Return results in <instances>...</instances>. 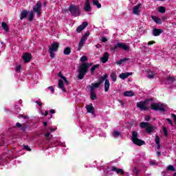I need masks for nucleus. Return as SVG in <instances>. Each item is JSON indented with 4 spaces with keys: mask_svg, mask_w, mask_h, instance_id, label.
<instances>
[{
    "mask_svg": "<svg viewBox=\"0 0 176 176\" xmlns=\"http://www.w3.org/2000/svg\"><path fill=\"white\" fill-rule=\"evenodd\" d=\"M93 65L92 63H83L80 65L78 67V75L77 76L78 79L82 80V79H85V75L89 72V68Z\"/></svg>",
    "mask_w": 176,
    "mask_h": 176,
    "instance_id": "obj_1",
    "label": "nucleus"
},
{
    "mask_svg": "<svg viewBox=\"0 0 176 176\" xmlns=\"http://www.w3.org/2000/svg\"><path fill=\"white\" fill-rule=\"evenodd\" d=\"M68 11L73 17H79V16H80V8H79V6L71 4L69 6Z\"/></svg>",
    "mask_w": 176,
    "mask_h": 176,
    "instance_id": "obj_2",
    "label": "nucleus"
},
{
    "mask_svg": "<svg viewBox=\"0 0 176 176\" xmlns=\"http://www.w3.org/2000/svg\"><path fill=\"white\" fill-rule=\"evenodd\" d=\"M118 49H122V50L129 52V50H130V47L126 45V43H124L118 42L116 45L110 47V50L111 52H113V53H114V52H116Z\"/></svg>",
    "mask_w": 176,
    "mask_h": 176,
    "instance_id": "obj_3",
    "label": "nucleus"
},
{
    "mask_svg": "<svg viewBox=\"0 0 176 176\" xmlns=\"http://www.w3.org/2000/svg\"><path fill=\"white\" fill-rule=\"evenodd\" d=\"M151 109L153 111H160V112H166V106L162 103H152Z\"/></svg>",
    "mask_w": 176,
    "mask_h": 176,
    "instance_id": "obj_4",
    "label": "nucleus"
},
{
    "mask_svg": "<svg viewBox=\"0 0 176 176\" xmlns=\"http://www.w3.org/2000/svg\"><path fill=\"white\" fill-rule=\"evenodd\" d=\"M140 127L141 129H145L146 133L148 134H151V133H153L155 127L151 125V123L149 122H142L140 124Z\"/></svg>",
    "mask_w": 176,
    "mask_h": 176,
    "instance_id": "obj_5",
    "label": "nucleus"
},
{
    "mask_svg": "<svg viewBox=\"0 0 176 176\" xmlns=\"http://www.w3.org/2000/svg\"><path fill=\"white\" fill-rule=\"evenodd\" d=\"M149 101H153V99L149 98V99H146L145 101L138 102L136 104V107L138 108H140L142 111H146V109H148V107H146V104H148Z\"/></svg>",
    "mask_w": 176,
    "mask_h": 176,
    "instance_id": "obj_6",
    "label": "nucleus"
},
{
    "mask_svg": "<svg viewBox=\"0 0 176 176\" xmlns=\"http://www.w3.org/2000/svg\"><path fill=\"white\" fill-rule=\"evenodd\" d=\"M42 10V3L38 1L33 7V12L37 14V16H41V12Z\"/></svg>",
    "mask_w": 176,
    "mask_h": 176,
    "instance_id": "obj_7",
    "label": "nucleus"
},
{
    "mask_svg": "<svg viewBox=\"0 0 176 176\" xmlns=\"http://www.w3.org/2000/svg\"><path fill=\"white\" fill-rule=\"evenodd\" d=\"M89 25V23H87V21H84L82 22V25H79L77 28H76V32L78 34H80V32H82L83 31V30H85V28H87V26Z\"/></svg>",
    "mask_w": 176,
    "mask_h": 176,
    "instance_id": "obj_8",
    "label": "nucleus"
},
{
    "mask_svg": "<svg viewBox=\"0 0 176 176\" xmlns=\"http://www.w3.org/2000/svg\"><path fill=\"white\" fill-rule=\"evenodd\" d=\"M86 41H87V37L82 36L78 43V47L77 48L78 52H80L82 47L84 46L85 42H86Z\"/></svg>",
    "mask_w": 176,
    "mask_h": 176,
    "instance_id": "obj_9",
    "label": "nucleus"
},
{
    "mask_svg": "<svg viewBox=\"0 0 176 176\" xmlns=\"http://www.w3.org/2000/svg\"><path fill=\"white\" fill-rule=\"evenodd\" d=\"M22 58L25 61V63H30L31 61V59L32 58V54H31V53L25 52L23 54Z\"/></svg>",
    "mask_w": 176,
    "mask_h": 176,
    "instance_id": "obj_10",
    "label": "nucleus"
},
{
    "mask_svg": "<svg viewBox=\"0 0 176 176\" xmlns=\"http://www.w3.org/2000/svg\"><path fill=\"white\" fill-rule=\"evenodd\" d=\"M110 171L116 173V174H121V175H124V170H123V169L118 168L116 166H111Z\"/></svg>",
    "mask_w": 176,
    "mask_h": 176,
    "instance_id": "obj_11",
    "label": "nucleus"
},
{
    "mask_svg": "<svg viewBox=\"0 0 176 176\" xmlns=\"http://www.w3.org/2000/svg\"><path fill=\"white\" fill-rule=\"evenodd\" d=\"M109 59V54L108 52H104L103 54L102 57L100 58V61L103 64H105V63L108 62Z\"/></svg>",
    "mask_w": 176,
    "mask_h": 176,
    "instance_id": "obj_12",
    "label": "nucleus"
},
{
    "mask_svg": "<svg viewBox=\"0 0 176 176\" xmlns=\"http://www.w3.org/2000/svg\"><path fill=\"white\" fill-rule=\"evenodd\" d=\"M59 46L60 44H58V43H53L51 45V47L49 48V50H51V52H57V50H58Z\"/></svg>",
    "mask_w": 176,
    "mask_h": 176,
    "instance_id": "obj_13",
    "label": "nucleus"
},
{
    "mask_svg": "<svg viewBox=\"0 0 176 176\" xmlns=\"http://www.w3.org/2000/svg\"><path fill=\"white\" fill-rule=\"evenodd\" d=\"M84 10H85V12H91V6H90V1L89 0H85Z\"/></svg>",
    "mask_w": 176,
    "mask_h": 176,
    "instance_id": "obj_14",
    "label": "nucleus"
},
{
    "mask_svg": "<svg viewBox=\"0 0 176 176\" xmlns=\"http://www.w3.org/2000/svg\"><path fill=\"white\" fill-rule=\"evenodd\" d=\"M132 142H133L135 145H138V146H142V145H145V141L140 140L139 138L132 140Z\"/></svg>",
    "mask_w": 176,
    "mask_h": 176,
    "instance_id": "obj_15",
    "label": "nucleus"
},
{
    "mask_svg": "<svg viewBox=\"0 0 176 176\" xmlns=\"http://www.w3.org/2000/svg\"><path fill=\"white\" fill-rule=\"evenodd\" d=\"M163 33V30L162 29H157V28H154L153 30V34L154 36H159L160 34Z\"/></svg>",
    "mask_w": 176,
    "mask_h": 176,
    "instance_id": "obj_16",
    "label": "nucleus"
},
{
    "mask_svg": "<svg viewBox=\"0 0 176 176\" xmlns=\"http://www.w3.org/2000/svg\"><path fill=\"white\" fill-rule=\"evenodd\" d=\"M91 100L94 101V100H97V95H96V89L93 87H91Z\"/></svg>",
    "mask_w": 176,
    "mask_h": 176,
    "instance_id": "obj_17",
    "label": "nucleus"
},
{
    "mask_svg": "<svg viewBox=\"0 0 176 176\" xmlns=\"http://www.w3.org/2000/svg\"><path fill=\"white\" fill-rule=\"evenodd\" d=\"M58 87L59 89H61L62 91H63L64 93H65V91H67V89H65V87H64V82L63 81V80H58Z\"/></svg>",
    "mask_w": 176,
    "mask_h": 176,
    "instance_id": "obj_18",
    "label": "nucleus"
},
{
    "mask_svg": "<svg viewBox=\"0 0 176 176\" xmlns=\"http://www.w3.org/2000/svg\"><path fill=\"white\" fill-rule=\"evenodd\" d=\"M141 7V4H138L135 6L133 8V14H140V8Z\"/></svg>",
    "mask_w": 176,
    "mask_h": 176,
    "instance_id": "obj_19",
    "label": "nucleus"
},
{
    "mask_svg": "<svg viewBox=\"0 0 176 176\" xmlns=\"http://www.w3.org/2000/svg\"><path fill=\"white\" fill-rule=\"evenodd\" d=\"M87 112H89V113H94L95 112V109H94V107H93V104H91L89 105H87L85 107Z\"/></svg>",
    "mask_w": 176,
    "mask_h": 176,
    "instance_id": "obj_20",
    "label": "nucleus"
},
{
    "mask_svg": "<svg viewBox=\"0 0 176 176\" xmlns=\"http://www.w3.org/2000/svg\"><path fill=\"white\" fill-rule=\"evenodd\" d=\"M131 75H133L132 72L122 73L119 75V78H120V79H127V77L130 76Z\"/></svg>",
    "mask_w": 176,
    "mask_h": 176,
    "instance_id": "obj_21",
    "label": "nucleus"
},
{
    "mask_svg": "<svg viewBox=\"0 0 176 176\" xmlns=\"http://www.w3.org/2000/svg\"><path fill=\"white\" fill-rule=\"evenodd\" d=\"M27 16H28V11L26 10H23L21 12L20 20H24V19H27Z\"/></svg>",
    "mask_w": 176,
    "mask_h": 176,
    "instance_id": "obj_22",
    "label": "nucleus"
},
{
    "mask_svg": "<svg viewBox=\"0 0 176 176\" xmlns=\"http://www.w3.org/2000/svg\"><path fill=\"white\" fill-rule=\"evenodd\" d=\"M151 19L152 20H153V21H155V23H156V24H162V23H163V21H162V19L156 16H151Z\"/></svg>",
    "mask_w": 176,
    "mask_h": 176,
    "instance_id": "obj_23",
    "label": "nucleus"
},
{
    "mask_svg": "<svg viewBox=\"0 0 176 176\" xmlns=\"http://www.w3.org/2000/svg\"><path fill=\"white\" fill-rule=\"evenodd\" d=\"M109 87H111V83L109 82V80H106L104 81V91H105V93L109 91Z\"/></svg>",
    "mask_w": 176,
    "mask_h": 176,
    "instance_id": "obj_24",
    "label": "nucleus"
},
{
    "mask_svg": "<svg viewBox=\"0 0 176 176\" xmlns=\"http://www.w3.org/2000/svg\"><path fill=\"white\" fill-rule=\"evenodd\" d=\"M123 94L124 97H133L134 92L133 91H126Z\"/></svg>",
    "mask_w": 176,
    "mask_h": 176,
    "instance_id": "obj_25",
    "label": "nucleus"
},
{
    "mask_svg": "<svg viewBox=\"0 0 176 176\" xmlns=\"http://www.w3.org/2000/svg\"><path fill=\"white\" fill-rule=\"evenodd\" d=\"M63 54H65V56H69V54H71V47H65L63 50Z\"/></svg>",
    "mask_w": 176,
    "mask_h": 176,
    "instance_id": "obj_26",
    "label": "nucleus"
},
{
    "mask_svg": "<svg viewBox=\"0 0 176 176\" xmlns=\"http://www.w3.org/2000/svg\"><path fill=\"white\" fill-rule=\"evenodd\" d=\"M130 59L125 58H122L120 59V60L116 62V64H117V65H122V64H123V63H126V61H129Z\"/></svg>",
    "mask_w": 176,
    "mask_h": 176,
    "instance_id": "obj_27",
    "label": "nucleus"
},
{
    "mask_svg": "<svg viewBox=\"0 0 176 176\" xmlns=\"http://www.w3.org/2000/svg\"><path fill=\"white\" fill-rule=\"evenodd\" d=\"M110 78H111V80L113 82H116V80L118 79V76L116 75V72H111V74L110 75Z\"/></svg>",
    "mask_w": 176,
    "mask_h": 176,
    "instance_id": "obj_28",
    "label": "nucleus"
},
{
    "mask_svg": "<svg viewBox=\"0 0 176 176\" xmlns=\"http://www.w3.org/2000/svg\"><path fill=\"white\" fill-rule=\"evenodd\" d=\"M97 68H100V64H97V65H94L90 69L91 71V75H93V74H94V72H96V69H97Z\"/></svg>",
    "mask_w": 176,
    "mask_h": 176,
    "instance_id": "obj_29",
    "label": "nucleus"
},
{
    "mask_svg": "<svg viewBox=\"0 0 176 176\" xmlns=\"http://www.w3.org/2000/svg\"><path fill=\"white\" fill-rule=\"evenodd\" d=\"M138 138V133L135 131H132V136L131 140L132 141H134L135 140H137Z\"/></svg>",
    "mask_w": 176,
    "mask_h": 176,
    "instance_id": "obj_30",
    "label": "nucleus"
},
{
    "mask_svg": "<svg viewBox=\"0 0 176 176\" xmlns=\"http://www.w3.org/2000/svg\"><path fill=\"white\" fill-rule=\"evenodd\" d=\"M92 3L94 6H96L98 9H100L101 3L98 1V0H92Z\"/></svg>",
    "mask_w": 176,
    "mask_h": 176,
    "instance_id": "obj_31",
    "label": "nucleus"
},
{
    "mask_svg": "<svg viewBox=\"0 0 176 176\" xmlns=\"http://www.w3.org/2000/svg\"><path fill=\"white\" fill-rule=\"evenodd\" d=\"M1 27L3 28V30H4L6 32H8L9 31V25H8V24L5 22H3L1 23Z\"/></svg>",
    "mask_w": 176,
    "mask_h": 176,
    "instance_id": "obj_32",
    "label": "nucleus"
},
{
    "mask_svg": "<svg viewBox=\"0 0 176 176\" xmlns=\"http://www.w3.org/2000/svg\"><path fill=\"white\" fill-rule=\"evenodd\" d=\"M29 16H28V21H32L34 20V11H30L28 12Z\"/></svg>",
    "mask_w": 176,
    "mask_h": 176,
    "instance_id": "obj_33",
    "label": "nucleus"
},
{
    "mask_svg": "<svg viewBox=\"0 0 176 176\" xmlns=\"http://www.w3.org/2000/svg\"><path fill=\"white\" fill-rule=\"evenodd\" d=\"M147 78H148V79H153V78H155V72H151V70H149Z\"/></svg>",
    "mask_w": 176,
    "mask_h": 176,
    "instance_id": "obj_34",
    "label": "nucleus"
},
{
    "mask_svg": "<svg viewBox=\"0 0 176 176\" xmlns=\"http://www.w3.org/2000/svg\"><path fill=\"white\" fill-rule=\"evenodd\" d=\"M167 171H175V168L173 165H169L166 168Z\"/></svg>",
    "mask_w": 176,
    "mask_h": 176,
    "instance_id": "obj_35",
    "label": "nucleus"
},
{
    "mask_svg": "<svg viewBox=\"0 0 176 176\" xmlns=\"http://www.w3.org/2000/svg\"><path fill=\"white\" fill-rule=\"evenodd\" d=\"M158 12L159 13H166V8L163 6H160L158 8Z\"/></svg>",
    "mask_w": 176,
    "mask_h": 176,
    "instance_id": "obj_36",
    "label": "nucleus"
},
{
    "mask_svg": "<svg viewBox=\"0 0 176 176\" xmlns=\"http://www.w3.org/2000/svg\"><path fill=\"white\" fill-rule=\"evenodd\" d=\"M162 131H163L164 136L167 137L168 135V132L167 131V128L166 126H163Z\"/></svg>",
    "mask_w": 176,
    "mask_h": 176,
    "instance_id": "obj_37",
    "label": "nucleus"
},
{
    "mask_svg": "<svg viewBox=\"0 0 176 176\" xmlns=\"http://www.w3.org/2000/svg\"><path fill=\"white\" fill-rule=\"evenodd\" d=\"M87 56H82L81 58H80V61H81V63H86V61H87Z\"/></svg>",
    "mask_w": 176,
    "mask_h": 176,
    "instance_id": "obj_38",
    "label": "nucleus"
},
{
    "mask_svg": "<svg viewBox=\"0 0 176 176\" xmlns=\"http://www.w3.org/2000/svg\"><path fill=\"white\" fill-rule=\"evenodd\" d=\"M100 83H98V82H96V83H91V87H90V89H91V87H94H94L96 88V89H97V88H98V87H100Z\"/></svg>",
    "mask_w": 176,
    "mask_h": 176,
    "instance_id": "obj_39",
    "label": "nucleus"
},
{
    "mask_svg": "<svg viewBox=\"0 0 176 176\" xmlns=\"http://www.w3.org/2000/svg\"><path fill=\"white\" fill-rule=\"evenodd\" d=\"M166 80L169 81V83H173L174 80H175V78H174L173 76H169Z\"/></svg>",
    "mask_w": 176,
    "mask_h": 176,
    "instance_id": "obj_40",
    "label": "nucleus"
},
{
    "mask_svg": "<svg viewBox=\"0 0 176 176\" xmlns=\"http://www.w3.org/2000/svg\"><path fill=\"white\" fill-rule=\"evenodd\" d=\"M23 148L25 150V151H28V152H31L32 149L31 148H30V146L28 145H23Z\"/></svg>",
    "mask_w": 176,
    "mask_h": 176,
    "instance_id": "obj_41",
    "label": "nucleus"
},
{
    "mask_svg": "<svg viewBox=\"0 0 176 176\" xmlns=\"http://www.w3.org/2000/svg\"><path fill=\"white\" fill-rule=\"evenodd\" d=\"M155 144L157 145H160V138L157 135L155 136Z\"/></svg>",
    "mask_w": 176,
    "mask_h": 176,
    "instance_id": "obj_42",
    "label": "nucleus"
},
{
    "mask_svg": "<svg viewBox=\"0 0 176 176\" xmlns=\"http://www.w3.org/2000/svg\"><path fill=\"white\" fill-rule=\"evenodd\" d=\"M54 52V51L49 50L50 57H51V58H54L55 54Z\"/></svg>",
    "mask_w": 176,
    "mask_h": 176,
    "instance_id": "obj_43",
    "label": "nucleus"
},
{
    "mask_svg": "<svg viewBox=\"0 0 176 176\" xmlns=\"http://www.w3.org/2000/svg\"><path fill=\"white\" fill-rule=\"evenodd\" d=\"M113 137H119L120 135V133L119 131H115L113 132Z\"/></svg>",
    "mask_w": 176,
    "mask_h": 176,
    "instance_id": "obj_44",
    "label": "nucleus"
},
{
    "mask_svg": "<svg viewBox=\"0 0 176 176\" xmlns=\"http://www.w3.org/2000/svg\"><path fill=\"white\" fill-rule=\"evenodd\" d=\"M133 173L136 175H138L140 174V170H138V168H135L134 170H133Z\"/></svg>",
    "mask_w": 176,
    "mask_h": 176,
    "instance_id": "obj_45",
    "label": "nucleus"
},
{
    "mask_svg": "<svg viewBox=\"0 0 176 176\" xmlns=\"http://www.w3.org/2000/svg\"><path fill=\"white\" fill-rule=\"evenodd\" d=\"M166 120L170 124V126H174V124H173V121L170 118H166Z\"/></svg>",
    "mask_w": 176,
    "mask_h": 176,
    "instance_id": "obj_46",
    "label": "nucleus"
},
{
    "mask_svg": "<svg viewBox=\"0 0 176 176\" xmlns=\"http://www.w3.org/2000/svg\"><path fill=\"white\" fill-rule=\"evenodd\" d=\"M104 80H104L103 78L100 77V78L98 79V82L100 83V85H102V83H104Z\"/></svg>",
    "mask_w": 176,
    "mask_h": 176,
    "instance_id": "obj_47",
    "label": "nucleus"
},
{
    "mask_svg": "<svg viewBox=\"0 0 176 176\" xmlns=\"http://www.w3.org/2000/svg\"><path fill=\"white\" fill-rule=\"evenodd\" d=\"M155 43H156V41H148V42L147 43V45H148V46H151V45H155Z\"/></svg>",
    "mask_w": 176,
    "mask_h": 176,
    "instance_id": "obj_48",
    "label": "nucleus"
},
{
    "mask_svg": "<svg viewBox=\"0 0 176 176\" xmlns=\"http://www.w3.org/2000/svg\"><path fill=\"white\" fill-rule=\"evenodd\" d=\"M58 76H59V78H60L61 79H64L65 78V76L63 75V73H61V72L58 73Z\"/></svg>",
    "mask_w": 176,
    "mask_h": 176,
    "instance_id": "obj_49",
    "label": "nucleus"
},
{
    "mask_svg": "<svg viewBox=\"0 0 176 176\" xmlns=\"http://www.w3.org/2000/svg\"><path fill=\"white\" fill-rule=\"evenodd\" d=\"M21 65H18V66H16L15 71H16V72H19L21 71Z\"/></svg>",
    "mask_w": 176,
    "mask_h": 176,
    "instance_id": "obj_50",
    "label": "nucleus"
},
{
    "mask_svg": "<svg viewBox=\"0 0 176 176\" xmlns=\"http://www.w3.org/2000/svg\"><path fill=\"white\" fill-rule=\"evenodd\" d=\"M144 119L146 122H149L151 120V116H146Z\"/></svg>",
    "mask_w": 176,
    "mask_h": 176,
    "instance_id": "obj_51",
    "label": "nucleus"
},
{
    "mask_svg": "<svg viewBox=\"0 0 176 176\" xmlns=\"http://www.w3.org/2000/svg\"><path fill=\"white\" fill-rule=\"evenodd\" d=\"M101 77L103 78V80L104 81L108 80V74H104V76H102Z\"/></svg>",
    "mask_w": 176,
    "mask_h": 176,
    "instance_id": "obj_52",
    "label": "nucleus"
},
{
    "mask_svg": "<svg viewBox=\"0 0 176 176\" xmlns=\"http://www.w3.org/2000/svg\"><path fill=\"white\" fill-rule=\"evenodd\" d=\"M36 104H38V105H39V107H42V105H43V103H42L41 102H40L39 100H36L35 101Z\"/></svg>",
    "mask_w": 176,
    "mask_h": 176,
    "instance_id": "obj_53",
    "label": "nucleus"
},
{
    "mask_svg": "<svg viewBox=\"0 0 176 176\" xmlns=\"http://www.w3.org/2000/svg\"><path fill=\"white\" fill-rule=\"evenodd\" d=\"M48 89L51 90L52 93H54V87L53 86L49 87Z\"/></svg>",
    "mask_w": 176,
    "mask_h": 176,
    "instance_id": "obj_54",
    "label": "nucleus"
},
{
    "mask_svg": "<svg viewBox=\"0 0 176 176\" xmlns=\"http://www.w3.org/2000/svg\"><path fill=\"white\" fill-rule=\"evenodd\" d=\"M63 80V81L65 82V83L66 85H68L69 83V82L68 81V80L67 79L66 77H65L64 78H62Z\"/></svg>",
    "mask_w": 176,
    "mask_h": 176,
    "instance_id": "obj_55",
    "label": "nucleus"
},
{
    "mask_svg": "<svg viewBox=\"0 0 176 176\" xmlns=\"http://www.w3.org/2000/svg\"><path fill=\"white\" fill-rule=\"evenodd\" d=\"M101 41H102V42L105 43V42H107L108 41V39L107 38V37H102Z\"/></svg>",
    "mask_w": 176,
    "mask_h": 176,
    "instance_id": "obj_56",
    "label": "nucleus"
},
{
    "mask_svg": "<svg viewBox=\"0 0 176 176\" xmlns=\"http://www.w3.org/2000/svg\"><path fill=\"white\" fill-rule=\"evenodd\" d=\"M16 127H19V129H21V127H23V124H20V122H16Z\"/></svg>",
    "mask_w": 176,
    "mask_h": 176,
    "instance_id": "obj_57",
    "label": "nucleus"
},
{
    "mask_svg": "<svg viewBox=\"0 0 176 176\" xmlns=\"http://www.w3.org/2000/svg\"><path fill=\"white\" fill-rule=\"evenodd\" d=\"M89 35H90V32L87 31L85 34L83 35V36H86V38H87V36H89Z\"/></svg>",
    "mask_w": 176,
    "mask_h": 176,
    "instance_id": "obj_58",
    "label": "nucleus"
},
{
    "mask_svg": "<svg viewBox=\"0 0 176 176\" xmlns=\"http://www.w3.org/2000/svg\"><path fill=\"white\" fill-rule=\"evenodd\" d=\"M21 130L22 131H25L26 129H25V126H24V124L22 125V126H21Z\"/></svg>",
    "mask_w": 176,
    "mask_h": 176,
    "instance_id": "obj_59",
    "label": "nucleus"
},
{
    "mask_svg": "<svg viewBox=\"0 0 176 176\" xmlns=\"http://www.w3.org/2000/svg\"><path fill=\"white\" fill-rule=\"evenodd\" d=\"M45 136L46 137V138H49V137H50V132H47V133L45 134Z\"/></svg>",
    "mask_w": 176,
    "mask_h": 176,
    "instance_id": "obj_60",
    "label": "nucleus"
},
{
    "mask_svg": "<svg viewBox=\"0 0 176 176\" xmlns=\"http://www.w3.org/2000/svg\"><path fill=\"white\" fill-rule=\"evenodd\" d=\"M19 118H23V119H27V116H24V115H19Z\"/></svg>",
    "mask_w": 176,
    "mask_h": 176,
    "instance_id": "obj_61",
    "label": "nucleus"
},
{
    "mask_svg": "<svg viewBox=\"0 0 176 176\" xmlns=\"http://www.w3.org/2000/svg\"><path fill=\"white\" fill-rule=\"evenodd\" d=\"M50 113H56V110L54 109L50 110Z\"/></svg>",
    "mask_w": 176,
    "mask_h": 176,
    "instance_id": "obj_62",
    "label": "nucleus"
},
{
    "mask_svg": "<svg viewBox=\"0 0 176 176\" xmlns=\"http://www.w3.org/2000/svg\"><path fill=\"white\" fill-rule=\"evenodd\" d=\"M171 118H173V120L176 119V115L174 113L171 114Z\"/></svg>",
    "mask_w": 176,
    "mask_h": 176,
    "instance_id": "obj_63",
    "label": "nucleus"
},
{
    "mask_svg": "<svg viewBox=\"0 0 176 176\" xmlns=\"http://www.w3.org/2000/svg\"><path fill=\"white\" fill-rule=\"evenodd\" d=\"M157 156H160V155H162V153L160 151H157Z\"/></svg>",
    "mask_w": 176,
    "mask_h": 176,
    "instance_id": "obj_64",
    "label": "nucleus"
}]
</instances>
